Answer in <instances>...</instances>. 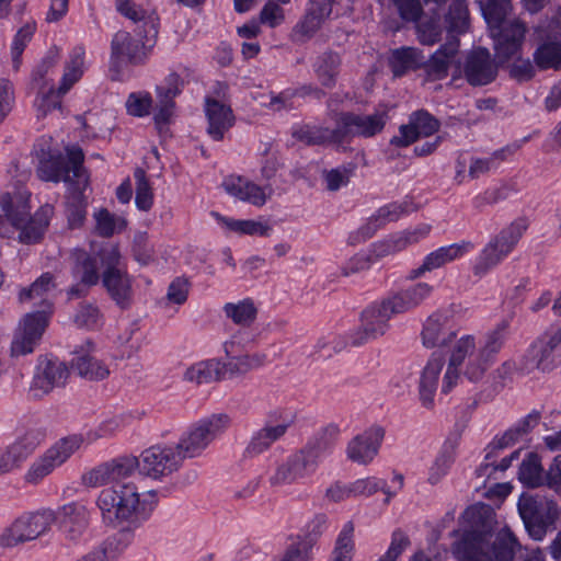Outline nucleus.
Here are the masks:
<instances>
[{
	"mask_svg": "<svg viewBox=\"0 0 561 561\" xmlns=\"http://www.w3.org/2000/svg\"><path fill=\"white\" fill-rule=\"evenodd\" d=\"M353 522L344 524L332 551L331 561H352L355 551Z\"/></svg>",
	"mask_w": 561,
	"mask_h": 561,
	"instance_id": "50",
	"label": "nucleus"
},
{
	"mask_svg": "<svg viewBox=\"0 0 561 561\" xmlns=\"http://www.w3.org/2000/svg\"><path fill=\"white\" fill-rule=\"evenodd\" d=\"M542 472L540 457L537 454L529 453L520 465L519 480L528 486L536 488L545 483Z\"/></svg>",
	"mask_w": 561,
	"mask_h": 561,
	"instance_id": "53",
	"label": "nucleus"
},
{
	"mask_svg": "<svg viewBox=\"0 0 561 561\" xmlns=\"http://www.w3.org/2000/svg\"><path fill=\"white\" fill-rule=\"evenodd\" d=\"M457 446V439H447L444 443L428 468L427 482L431 485L438 484L447 476L455 461Z\"/></svg>",
	"mask_w": 561,
	"mask_h": 561,
	"instance_id": "39",
	"label": "nucleus"
},
{
	"mask_svg": "<svg viewBox=\"0 0 561 561\" xmlns=\"http://www.w3.org/2000/svg\"><path fill=\"white\" fill-rule=\"evenodd\" d=\"M85 50L81 46L75 47L64 66V72L57 89L39 87L35 107L37 118H45L49 114L61 111V98L81 79L84 72Z\"/></svg>",
	"mask_w": 561,
	"mask_h": 561,
	"instance_id": "7",
	"label": "nucleus"
},
{
	"mask_svg": "<svg viewBox=\"0 0 561 561\" xmlns=\"http://www.w3.org/2000/svg\"><path fill=\"white\" fill-rule=\"evenodd\" d=\"M329 449V444H311L291 455L287 462L290 465L295 476L305 479L316 472L320 458Z\"/></svg>",
	"mask_w": 561,
	"mask_h": 561,
	"instance_id": "34",
	"label": "nucleus"
},
{
	"mask_svg": "<svg viewBox=\"0 0 561 561\" xmlns=\"http://www.w3.org/2000/svg\"><path fill=\"white\" fill-rule=\"evenodd\" d=\"M480 8L489 25L490 32L493 28L503 26L505 16L510 11L508 0H480Z\"/></svg>",
	"mask_w": 561,
	"mask_h": 561,
	"instance_id": "54",
	"label": "nucleus"
},
{
	"mask_svg": "<svg viewBox=\"0 0 561 561\" xmlns=\"http://www.w3.org/2000/svg\"><path fill=\"white\" fill-rule=\"evenodd\" d=\"M288 427L287 423L265 425L250 439L244 450L245 456L254 458L267 451L276 440L286 434Z\"/></svg>",
	"mask_w": 561,
	"mask_h": 561,
	"instance_id": "38",
	"label": "nucleus"
},
{
	"mask_svg": "<svg viewBox=\"0 0 561 561\" xmlns=\"http://www.w3.org/2000/svg\"><path fill=\"white\" fill-rule=\"evenodd\" d=\"M459 41L453 36L424 64L427 80H440L447 77L451 59L458 51Z\"/></svg>",
	"mask_w": 561,
	"mask_h": 561,
	"instance_id": "36",
	"label": "nucleus"
},
{
	"mask_svg": "<svg viewBox=\"0 0 561 561\" xmlns=\"http://www.w3.org/2000/svg\"><path fill=\"white\" fill-rule=\"evenodd\" d=\"M434 287L419 282L388 295L385 300L396 314L407 313L420 307L433 294Z\"/></svg>",
	"mask_w": 561,
	"mask_h": 561,
	"instance_id": "26",
	"label": "nucleus"
},
{
	"mask_svg": "<svg viewBox=\"0 0 561 561\" xmlns=\"http://www.w3.org/2000/svg\"><path fill=\"white\" fill-rule=\"evenodd\" d=\"M536 65L540 69H556L561 66V44L547 42L541 44L534 54Z\"/></svg>",
	"mask_w": 561,
	"mask_h": 561,
	"instance_id": "55",
	"label": "nucleus"
},
{
	"mask_svg": "<svg viewBox=\"0 0 561 561\" xmlns=\"http://www.w3.org/2000/svg\"><path fill=\"white\" fill-rule=\"evenodd\" d=\"M439 129V122L426 111H416L410 116L409 124L402 125L399 135L391 139V144L407 147L420 137H428Z\"/></svg>",
	"mask_w": 561,
	"mask_h": 561,
	"instance_id": "27",
	"label": "nucleus"
},
{
	"mask_svg": "<svg viewBox=\"0 0 561 561\" xmlns=\"http://www.w3.org/2000/svg\"><path fill=\"white\" fill-rule=\"evenodd\" d=\"M31 193L26 188H18L0 195V237L11 238L18 231V240L24 244L39 242L54 215V207L43 205L34 216L30 210Z\"/></svg>",
	"mask_w": 561,
	"mask_h": 561,
	"instance_id": "5",
	"label": "nucleus"
},
{
	"mask_svg": "<svg viewBox=\"0 0 561 561\" xmlns=\"http://www.w3.org/2000/svg\"><path fill=\"white\" fill-rule=\"evenodd\" d=\"M341 58L337 54L328 51L319 56L313 65L314 72L323 87L332 88L340 72Z\"/></svg>",
	"mask_w": 561,
	"mask_h": 561,
	"instance_id": "47",
	"label": "nucleus"
},
{
	"mask_svg": "<svg viewBox=\"0 0 561 561\" xmlns=\"http://www.w3.org/2000/svg\"><path fill=\"white\" fill-rule=\"evenodd\" d=\"M69 377L68 367L58 359L41 358L30 388L34 398H43L55 388L64 387Z\"/></svg>",
	"mask_w": 561,
	"mask_h": 561,
	"instance_id": "20",
	"label": "nucleus"
},
{
	"mask_svg": "<svg viewBox=\"0 0 561 561\" xmlns=\"http://www.w3.org/2000/svg\"><path fill=\"white\" fill-rule=\"evenodd\" d=\"M431 231V226L426 224L398 232L388 239L374 245V253L378 257L387 256L400 252L408 247L419 243L425 239Z\"/></svg>",
	"mask_w": 561,
	"mask_h": 561,
	"instance_id": "30",
	"label": "nucleus"
},
{
	"mask_svg": "<svg viewBox=\"0 0 561 561\" xmlns=\"http://www.w3.org/2000/svg\"><path fill=\"white\" fill-rule=\"evenodd\" d=\"M33 35V27L26 25L19 30L16 35L13 38L11 45V59H12V68L14 71H18L21 66V56L31 41Z\"/></svg>",
	"mask_w": 561,
	"mask_h": 561,
	"instance_id": "64",
	"label": "nucleus"
},
{
	"mask_svg": "<svg viewBox=\"0 0 561 561\" xmlns=\"http://www.w3.org/2000/svg\"><path fill=\"white\" fill-rule=\"evenodd\" d=\"M105 270L102 283L111 298L121 307L127 308L133 298L131 277L122 264V254L116 244H107L99 253Z\"/></svg>",
	"mask_w": 561,
	"mask_h": 561,
	"instance_id": "10",
	"label": "nucleus"
},
{
	"mask_svg": "<svg viewBox=\"0 0 561 561\" xmlns=\"http://www.w3.org/2000/svg\"><path fill=\"white\" fill-rule=\"evenodd\" d=\"M81 434H71L57 439L43 454L37 456L24 473V482L36 486L54 471L65 465L83 445Z\"/></svg>",
	"mask_w": 561,
	"mask_h": 561,
	"instance_id": "8",
	"label": "nucleus"
},
{
	"mask_svg": "<svg viewBox=\"0 0 561 561\" xmlns=\"http://www.w3.org/2000/svg\"><path fill=\"white\" fill-rule=\"evenodd\" d=\"M129 543L130 540L126 534L116 533L76 561H117L127 550Z\"/></svg>",
	"mask_w": 561,
	"mask_h": 561,
	"instance_id": "33",
	"label": "nucleus"
},
{
	"mask_svg": "<svg viewBox=\"0 0 561 561\" xmlns=\"http://www.w3.org/2000/svg\"><path fill=\"white\" fill-rule=\"evenodd\" d=\"M230 425L231 417L226 413L211 414L191 424L175 444L182 460L202 457Z\"/></svg>",
	"mask_w": 561,
	"mask_h": 561,
	"instance_id": "6",
	"label": "nucleus"
},
{
	"mask_svg": "<svg viewBox=\"0 0 561 561\" xmlns=\"http://www.w3.org/2000/svg\"><path fill=\"white\" fill-rule=\"evenodd\" d=\"M455 306L432 312L423 322L420 340L427 350L443 348L455 341L448 357L445 373L442 377V392L448 393L458 383L461 374L470 381H480L492 366L510 334L514 313L499 321L486 331L479 341L476 334H462L456 340L457 332L448 330Z\"/></svg>",
	"mask_w": 561,
	"mask_h": 561,
	"instance_id": "1",
	"label": "nucleus"
},
{
	"mask_svg": "<svg viewBox=\"0 0 561 561\" xmlns=\"http://www.w3.org/2000/svg\"><path fill=\"white\" fill-rule=\"evenodd\" d=\"M79 148L78 146L67 147V161L57 149H53L49 145L37 144L35 153L38 160L37 175L43 181L59 182L64 181L69 174L72 176V162L69 158V149Z\"/></svg>",
	"mask_w": 561,
	"mask_h": 561,
	"instance_id": "18",
	"label": "nucleus"
},
{
	"mask_svg": "<svg viewBox=\"0 0 561 561\" xmlns=\"http://www.w3.org/2000/svg\"><path fill=\"white\" fill-rule=\"evenodd\" d=\"M133 256L141 265H148L154 260V249L149 242L147 232H137L133 241Z\"/></svg>",
	"mask_w": 561,
	"mask_h": 561,
	"instance_id": "61",
	"label": "nucleus"
},
{
	"mask_svg": "<svg viewBox=\"0 0 561 561\" xmlns=\"http://www.w3.org/2000/svg\"><path fill=\"white\" fill-rule=\"evenodd\" d=\"M266 356L261 353H242L226 356L220 359V374L222 380L241 377L249 371L264 365Z\"/></svg>",
	"mask_w": 561,
	"mask_h": 561,
	"instance_id": "35",
	"label": "nucleus"
},
{
	"mask_svg": "<svg viewBox=\"0 0 561 561\" xmlns=\"http://www.w3.org/2000/svg\"><path fill=\"white\" fill-rule=\"evenodd\" d=\"M295 137L307 145H324L342 142L339 119L336 127L330 129L322 126H305L295 131Z\"/></svg>",
	"mask_w": 561,
	"mask_h": 561,
	"instance_id": "44",
	"label": "nucleus"
},
{
	"mask_svg": "<svg viewBox=\"0 0 561 561\" xmlns=\"http://www.w3.org/2000/svg\"><path fill=\"white\" fill-rule=\"evenodd\" d=\"M334 0H310V5L304 18L291 31V41L304 44L311 39L323 22L332 12Z\"/></svg>",
	"mask_w": 561,
	"mask_h": 561,
	"instance_id": "24",
	"label": "nucleus"
},
{
	"mask_svg": "<svg viewBox=\"0 0 561 561\" xmlns=\"http://www.w3.org/2000/svg\"><path fill=\"white\" fill-rule=\"evenodd\" d=\"M560 353L561 327L552 328L530 346L522 369L525 373H529L535 368L542 371L551 370L557 365Z\"/></svg>",
	"mask_w": 561,
	"mask_h": 561,
	"instance_id": "17",
	"label": "nucleus"
},
{
	"mask_svg": "<svg viewBox=\"0 0 561 561\" xmlns=\"http://www.w3.org/2000/svg\"><path fill=\"white\" fill-rule=\"evenodd\" d=\"M396 316L385 298L367 307L362 312V327L351 336L350 342L354 346H362L371 340H377L389 330L390 319Z\"/></svg>",
	"mask_w": 561,
	"mask_h": 561,
	"instance_id": "16",
	"label": "nucleus"
},
{
	"mask_svg": "<svg viewBox=\"0 0 561 561\" xmlns=\"http://www.w3.org/2000/svg\"><path fill=\"white\" fill-rule=\"evenodd\" d=\"M48 322V313L44 310L23 316L11 342V356L19 357L33 353L41 342Z\"/></svg>",
	"mask_w": 561,
	"mask_h": 561,
	"instance_id": "15",
	"label": "nucleus"
},
{
	"mask_svg": "<svg viewBox=\"0 0 561 561\" xmlns=\"http://www.w3.org/2000/svg\"><path fill=\"white\" fill-rule=\"evenodd\" d=\"M33 35V27L26 25L19 30L16 35L13 38L11 45V59H12V68L14 71H18L21 66V56L31 41Z\"/></svg>",
	"mask_w": 561,
	"mask_h": 561,
	"instance_id": "63",
	"label": "nucleus"
},
{
	"mask_svg": "<svg viewBox=\"0 0 561 561\" xmlns=\"http://www.w3.org/2000/svg\"><path fill=\"white\" fill-rule=\"evenodd\" d=\"M465 77L471 85H485L496 77V66L485 48L472 50L466 60Z\"/></svg>",
	"mask_w": 561,
	"mask_h": 561,
	"instance_id": "28",
	"label": "nucleus"
},
{
	"mask_svg": "<svg viewBox=\"0 0 561 561\" xmlns=\"http://www.w3.org/2000/svg\"><path fill=\"white\" fill-rule=\"evenodd\" d=\"M445 365V356L434 352L420 371L417 383L419 398L422 407L426 409L434 407V398Z\"/></svg>",
	"mask_w": 561,
	"mask_h": 561,
	"instance_id": "25",
	"label": "nucleus"
},
{
	"mask_svg": "<svg viewBox=\"0 0 561 561\" xmlns=\"http://www.w3.org/2000/svg\"><path fill=\"white\" fill-rule=\"evenodd\" d=\"M136 184L135 203L138 209L148 211L153 205V192L145 170L138 168L134 172Z\"/></svg>",
	"mask_w": 561,
	"mask_h": 561,
	"instance_id": "57",
	"label": "nucleus"
},
{
	"mask_svg": "<svg viewBox=\"0 0 561 561\" xmlns=\"http://www.w3.org/2000/svg\"><path fill=\"white\" fill-rule=\"evenodd\" d=\"M211 216L224 228L239 234L267 237L272 232V227L263 220H238L225 217L217 211H213Z\"/></svg>",
	"mask_w": 561,
	"mask_h": 561,
	"instance_id": "40",
	"label": "nucleus"
},
{
	"mask_svg": "<svg viewBox=\"0 0 561 561\" xmlns=\"http://www.w3.org/2000/svg\"><path fill=\"white\" fill-rule=\"evenodd\" d=\"M205 114L207 118V134L214 140H222L225 134L232 127L234 116L229 105L211 99L205 100Z\"/></svg>",
	"mask_w": 561,
	"mask_h": 561,
	"instance_id": "31",
	"label": "nucleus"
},
{
	"mask_svg": "<svg viewBox=\"0 0 561 561\" xmlns=\"http://www.w3.org/2000/svg\"><path fill=\"white\" fill-rule=\"evenodd\" d=\"M510 186L504 183L490 186L484 191L478 193L472 198V206L477 210H482L488 206H492L501 201L506 199L510 195Z\"/></svg>",
	"mask_w": 561,
	"mask_h": 561,
	"instance_id": "58",
	"label": "nucleus"
},
{
	"mask_svg": "<svg viewBox=\"0 0 561 561\" xmlns=\"http://www.w3.org/2000/svg\"><path fill=\"white\" fill-rule=\"evenodd\" d=\"M405 211L407 206L403 203L387 204L380 207L358 232L364 239L369 238L380 226L398 220Z\"/></svg>",
	"mask_w": 561,
	"mask_h": 561,
	"instance_id": "42",
	"label": "nucleus"
},
{
	"mask_svg": "<svg viewBox=\"0 0 561 561\" xmlns=\"http://www.w3.org/2000/svg\"><path fill=\"white\" fill-rule=\"evenodd\" d=\"M72 162V176L67 175L65 183L68 184V194L66 196V217L68 226L71 229L82 227L88 207V196L85 191L89 186V175L83 168L84 154L81 148H72L68 151Z\"/></svg>",
	"mask_w": 561,
	"mask_h": 561,
	"instance_id": "9",
	"label": "nucleus"
},
{
	"mask_svg": "<svg viewBox=\"0 0 561 561\" xmlns=\"http://www.w3.org/2000/svg\"><path fill=\"white\" fill-rule=\"evenodd\" d=\"M72 367L82 378L91 381L104 380L110 376L107 365L93 356L90 352L73 358Z\"/></svg>",
	"mask_w": 561,
	"mask_h": 561,
	"instance_id": "41",
	"label": "nucleus"
},
{
	"mask_svg": "<svg viewBox=\"0 0 561 561\" xmlns=\"http://www.w3.org/2000/svg\"><path fill=\"white\" fill-rule=\"evenodd\" d=\"M33 35V27L26 25L19 30L16 35L13 38L11 45V59H12V68L14 71H18L21 66V56L31 41Z\"/></svg>",
	"mask_w": 561,
	"mask_h": 561,
	"instance_id": "62",
	"label": "nucleus"
},
{
	"mask_svg": "<svg viewBox=\"0 0 561 561\" xmlns=\"http://www.w3.org/2000/svg\"><path fill=\"white\" fill-rule=\"evenodd\" d=\"M424 64V56L412 47H404L393 51L390 65L394 76L400 77L410 69H415Z\"/></svg>",
	"mask_w": 561,
	"mask_h": 561,
	"instance_id": "49",
	"label": "nucleus"
},
{
	"mask_svg": "<svg viewBox=\"0 0 561 561\" xmlns=\"http://www.w3.org/2000/svg\"><path fill=\"white\" fill-rule=\"evenodd\" d=\"M54 520L55 513L50 510L24 513L2 530L0 546L2 548H14L33 541L47 533Z\"/></svg>",
	"mask_w": 561,
	"mask_h": 561,
	"instance_id": "11",
	"label": "nucleus"
},
{
	"mask_svg": "<svg viewBox=\"0 0 561 561\" xmlns=\"http://www.w3.org/2000/svg\"><path fill=\"white\" fill-rule=\"evenodd\" d=\"M386 111L373 114L341 113L339 124L342 141L348 137H373L383 129L387 122Z\"/></svg>",
	"mask_w": 561,
	"mask_h": 561,
	"instance_id": "19",
	"label": "nucleus"
},
{
	"mask_svg": "<svg viewBox=\"0 0 561 561\" xmlns=\"http://www.w3.org/2000/svg\"><path fill=\"white\" fill-rule=\"evenodd\" d=\"M466 525L461 539L453 552L458 561H513L516 541L512 533L502 529L493 534L494 512L488 504H476L462 516Z\"/></svg>",
	"mask_w": 561,
	"mask_h": 561,
	"instance_id": "2",
	"label": "nucleus"
},
{
	"mask_svg": "<svg viewBox=\"0 0 561 561\" xmlns=\"http://www.w3.org/2000/svg\"><path fill=\"white\" fill-rule=\"evenodd\" d=\"M124 479L111 480L95 501L104 523L113 527H138L149 518L157 506L158 494L154 490L141 491Z\"/></svg>",
	"mask_w": 561,
	"mask_h": 561,
	"instance_id": "4",
	"label": "nucleus"
},
{
	"mask_svg": "<svg viewBox=\"0 0 561 561\" xmlns=\"http://www.w3.org/2000/svg\"><path fill=\"white\" fill-rule=\"evenodd\" d=\"M92 217L94 220L93 230L102 238H110L119 233L127 226V220L124 217L112 214L106 208L96 209Z\"/></svg>",
	"mask_w": 561,
	"mask_h": 561,
	"instance_id": "46",
	"label": "nucleus"
},
{
	"mask_svg": "<svg viewBox=\"0 0 561 561\" xmlns=\"http://www.w3.org/2000/svg\"><path fill=\"white\" fill-rule=\"evenodd\" d=\"M72 321L78 328L94 330L102 327L103 314L98 306L85 302L79 306Z\"/></svg>",
	"mask_w": 561,
	"mask_h": 561,
	"instance_id": "56",
	"label": "nucleus"
},
{
	"mask_svg": "<svg viewBox=\"0 0 561 561\" xmlns=\"http://www.w3.org/2000/svg\"><path fill=\"white\" fill-rule=\"evenodd\" d=\"M59 515L62 531L70 540L79 539L88 528L90 512L87 505L80 502L65 504Z\"/></svg>",
	"mask_w": 561,
	"mask_h": 561,
	"instance_id": "32",
	"label": "nucleus"
},
{
	"mask_svg": "<svg viewBox=\"0 0 561 561\" xmlns=\"http://www.w3.org/2000/svg\"><path fill=\"white\" fill-rule=\"evenodd\" d=\"M222 310L225 316L239 327H250L257 317V307L251 298L227 302Z\"/></svg>",
	"mask_w": 561,
	"mask_h": 561,
	"instance_id": "45",
	"label": "nucleus"
},
{
	"mask_svg": "<svg viewBox=\"0 0 561 561\" xmlns=\"http://www.w3.org/2000/svg\"><path fill=\"white\" fill-rule=\"evenodd\" d=\"M56 283L54 276L50 273L42 274L35 279L31 286L23 288L19 294L20 302L36 301L41 305H49V296L55 289Z\"/></svg>",
	"mask_w": 561,
	"mask_h": 561,
	"instance_id": "43",
	"label": "nucleus"
},
{
	"mask_svg": "<svg viewBox=\"0 0 561 561\" xmlns=\"http://www.w3.org/2000/svg\"><path fill=\"white\" fill-rule=\"evenodd\" d=\"M526 32L527 27L519 19L510 20L503 26L490 32L494 41L495 55L500 61H507L520 53Z\"/></svg>",
	"mask_w": 561,
	"mask_h": 561,
	"instance_id": "21",
	"label": "nucleus"
},
{
	"mask_svg": "<svg viewBox=\"0 0 561 561\" xmlns=\"http://www.w3.org/2000/svg\"><path fill=\"white\" fill-rule=\"evenodd\" d=\"M122 424V415L107 416L104 420H102L95 427L90 428L87 432L85 437L83 436V438L89 443H94L99 439L112 437L121 428Z\"/></svg>",
	"mask_w": 561,
	"mask_h": 561,
	"instance_id": "59",
	"label": "nucleus"
},
{
	"mask_svg": "<svg viewBox=\"0 0 561 561\" xmlns=\"http://www.w3.org/2000/svg\"><path fill=\"white\" fill-rule=\"evenodd\" d=\"M183 380L197 386L222 381L220 359L208 358L191 364L183 373Z\"/></svg>",
	"mask_w": 561,
	"mask_h": 561,
	"instance_id": "37",
	"label": "nucleus"
},
{
	"mask_svg": "<svg viewBox=\"0 0 561 561\" xmlns=\"http://www.w3.org/2000/svg\"><path fill=\"white\" fill-rule=\"evenodd\" d=\"M527 228L528 224L524 218H518L503 228L481 251L474 273L484 274L499 265L514 250Z\"/></svg>",
	"mask_w": 561,
	"mask_h": 561,
	"instance_id": "12",
	"label": "nucleus"
},
{
	"mask_svg": "<svg viewBox=\"0 0 561 561\" xmlns=\"http://www.w3.org/2000/svg\"><path fill=\"white\" fill-rule=\"evenodd\" d=\"M445 23L449 33L462 34L469 26V11L466 0H454L448 9Z\"/></svg>",
	"mask_w": 561,
	"mask_h": 561,
	"instance_id": "52",
	"label": "nucleus"
},
{
	"mask_svg": "<svg viewBox=\"0 0 561 561\" xmlns=\"http://www.w3.org/2000/svg\"><path fill=\"white\" fill-rule=\"evenodd\" d=\"M473 249L474 244L469 240H462L457 243L440 247L426 254L422 264L410 271L408 278L410 280L421 278L426 273L442 268L445 265L461 259Z\"/></svg>",
	"mask_w": 561,
	"mask_h": 561,
	"instance_id": "22",
	"label": "nucleus"
},
{
	"mask_svg": "<svg viewBox=\"0 0 561 561\" xmlns=\"http://www.w3.org/2000/svg\"><path fill=\"white\" fill-rule=\"evenodd\" d=\"M73 276L88 287L98 284L100 276L96 259L84 251H77L75 253Z\"/></svg>",
	"mask_w": 561,
	"mask_h": 561,
	"instance_id": "48",
	"label": "nucleus"
},
{
	"mask_svg": "<svg viewBox=\"0 0 561 561\" xmlns=\"http://www.w3.org/2000/svg\"><path fill=\"white\" fill-rule=\"evenodd\" d=\"M222 186L229 195L256 207L263 206L272 194L270 186H260L242 176H230Z\"/></svg>",
	"mask_w": 561,
	"mask_h": 561,
	"instance_id": "29",
	"label": "nucleus"
},
{
	"mask_svg": "<svg viewBox=\"0 0 561 561\" xmlns=\"http://www.w3.org/2000/svg\"><path fill=\"white\" fill-rule=\"evenodd\" d=\"M45 438V433L38 428H30L22 433L10 445L20 461L32 455Z\"/></svg>",
	"mask_w": 561,
	"mask_h": 561,
	"instance_id": "51",
	"label": "nucleus"
},
{
	"mask_svg": "<svg viewBox=\"0 0 561 561\" xmlns=\"http://www.w3.org/2000/svg\"><path fill=\"white\" fill-rule=\"evenodd\" d=\"M183 460L175 445H153L145 449L140 457L123 456L103 462L82 476V483L89 488L117 479L129 478L137 469L153 480H162L176 472Z\"/></svg>",
	"mask_w": 561,
	"mask_h": 561,
	"instance_id": "3",
	"label": "nucleus"
},
{
	"mask_svg": "<svg viewBox=\"0 0 561 561\" xmlns=\"http://www.w3.org/2000/svg\"><path fill=\"white\" fill-rule=\"evenodd\" d=\"M59 59L60 49L57 46L50 47L33 71V80L38 82L39 87H46L48 76L55 69Z\"/></svg>",
	"mask_w": 561,
	"mask_h": 561,
	"instance_id": "60",
	"label": "nucleus"
},
{
	"mask_svg": "<svg viewBox=\"0 0 561 561\" xmlns=\"http://www.w3.org/2000/svg\"><path fill=\"white\" fill-rule=\"evenodd\" d=\"M146 24L148 30H144L145 34L141 38L126 31L115 33L111 44L112 58L114 60L140 64L147 58L158 36L157 19H149Z\"/></svg>",
	"mask_w": 561,
	"mask_h": 561,
	"instance_id": "14",
	"label": "nucleus"
},
{
	"mask_svg": "<svg viewBox=\"0 0 561 561\" xmlns=\"http://www.w3.org/2000/svg\"><path fill=\"white\" fill-rule=\"evenodd\" d=\"M518 512L528 534L541 540L549 525L558 517L557 503L546 495L524 493L518 501Z\"/></svg>",
	"mask_w": 561,
	"mask_h": 561,
	"instance_id": "13",
	"label": "nucleus"
},
{
	"mask_svg": "<svg viewBox=\"0 0 561 561\" xmlns=\"http://www.w3.org/2000/svg\"><path fill=\"white\" fill-rule=\"evenodd\" d=\"M383 437V427L370 426L348 443L346 448L348 459L359 465H368L378 455Z\"/></svg>",
	"mask_w": 561,
	"mask_h": 561,
	"instance_id": "23",
	"label": "nucleus"
}]
</instances>
